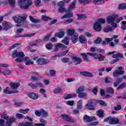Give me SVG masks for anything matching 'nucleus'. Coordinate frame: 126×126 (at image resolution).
<instances>
[{"label": "nucleus", "mask_w": 126, "mask_h": 126, "mask_svg": "<svg viewBox=\"0 0 126 126\" xmlns=\"http://www.w3.org/2000/svg\"><path fill=\"white\" fill-rule=\"evenodd\" d=\"M61 117L63 120H64L66 122H68V123H75V122H76V119H72L68 116V115L65 114H62Z\"/></svg>", "instance_id": "obj_10"}, {"label": "nucleus", "mask_w": 126, "mask_h": 126, "mask_svg": "<svg viewBox=\"0 0 126 126\" xmlns=\"http://www.w3.org/2000/svg\"><path fill=\"white\" fill-rule=\"evenodd\" d=\"M62 63H68L69 62V63H72V62L70 61L69 59H68V58H63L62 59Z\"/></svg>", "instance_id": "obj_54"}, {"label": "nucleus", "mask_w": 126, "mask_h": 126, "mask_svg": "<svg viewBox=\"0 0 126 126\" xmlns=\"http://www.w3.org/2000/svg\"><path fill=\"white\" fill-rule=\"evenodd\" d=\"M119 120L116 118L108 117L104 120V122L106 123V122L109 121L110 125H116L119 124Z\"/></svg>", "instance_id": "obj_8"}, {"label": "nucleus", "mask_w": 126, "mask_h": 126, "mask_svg": "<svg viewBox=\"0 0 126 126\" xmlns=\"http://www.w3.org/2000/svg\"><path fill=\"white\" fill-rule=\"evenodd\" d=\"M15 62L17 63H22V62L25 61V64L26 65H30V64H34V62L30 59L29 57H27L25 58H18L15 59Z\"/></svg>", "instance_id": "obj_5"}, {"label": "nucleus", "mask_w": 126, "mask_h": 126, "mask_svg": "<svg viewBox=\"0 0 126 126\" xmlns=\"http://www.w3.org/2000/svg\"><path fill=\"white\" fill-rule=\"evenodd\" d=\"M42 42L41 39H38V40L36 41L33 44L31 45V47H33V46H37V45H39Z\"/></svg>", "instance_id": "obj_60"}, {"label": "nucleus", "mask_w": 126, "mask_h": 126, "mask_svg": "<svg viewBox=\"0 0 126 126\" xmlns=\"http://www.w3.org/2000/svg\"><path fill=\"white\" fill-rule=\"evenodd\" d=\"M87 55H89V56H91V57H93V58H94L95 59V60H98V59H99L98 54H97L96 53H87Z\"/></svg>", "instance_id": "obj_35"}, {"label": "nucleus", "mask_w": 126, "mask_h": 126, "mask_svg": "<svg viewBox=\"0 0 126 126\" xmlns=\"http://www.w3.org/2000/svg\"><path fill=\"white\" fill-rule=\"evenodd\" d=\"M41 115L42 117H43V118H47V117L48 116V112L43 109H41Z\"/></svg>", "instance_id": "obj_44"}, {"label": "nucleus", "mask_w": 126, "mask_h": 126, "mask_svg": "<svg viewBox=\"0 0 126 126\" xmlns=\"http://www.w3.org/2000/svg\"><path fill=\"white\" fill-rule=\"evenodd\" d=\"M28 86H30V87L31 88H32V89H34L35 88H37L36 83L34 84H33L32 83H28Z\"/></svg>", "instance_id": "obj_47"}, {"label": "nucleus", "mask_w": 126, "mask_h": 126, "mask_svg": "<svg viewBox=\"0 0 126 126\" xmlns=\"http://www.w3.org/2000/svg\"><path fill=\"white\" fill-rule=\"evenodd\" d=\"M7 2V4H9L10 6L12 7H15V0H5Z\"/></svg>", "instance_id": "obj_26"}, {"label": "nucleus", "mask_w": 126, "mask_h": 126, "mask_svg": "<svg viewBox=\"0 0 126 126\" xmlns=\"http://www.w3.org/2000/svg\"><path fill=\"white\" fill-rule=\"evenodd\" d=\"M63 90L60 88H57L54 90L53 92L55 93V94H59L61 93V92H62Z\"/></svg>", "instance_id": "obj_40"}, {"label": "nucleus", "mask_w": 126, "mask_h": 126, "mask_svg": "<svg viewBox=\"0 0 126 126\" xmlns=\"http://www.w3.org/2000/svg\"><path fill=\"white\" fill-rule=\"evenodd\" d=\"M77 39H78V35H74L72 37V43L73 44H75V43H77Z\"/></svg>", "instance_id": "obj_39"}, {"label": "nucleus", "mask_w": 126, "mask_h": 126, "mask_svg": "<svg viewBox=\"0 0 126 126\" xmlns=\"http://www.w3.org/2000/svg\"><path fill=\"white\" fill-rule=\"evenodd\" d=\"M96 114L99 118H104V110L103 109H99L97 110Z\"/></svg>", "instance_id": "obj_23"}, {"label": "nucleus", "mask_w": 126, "mask_h": 126, "mask_svg": "<svg viewBox=\"0 0 126 126\" xmlns=\"http://www.w3.org/2000/svg\"><path fill=\"white\" fill-rule=\"evenodd\" d=\"M87 18V16L85 14H80L78 15L77 19L78 20H84V19H86Z\"/></svg>", "instance_id": "obj_32"}, {"label": "nucleus", "mask_w": 126, "mask_h": 126, "mask_svg": "<svg viewBox=\"0 0 126 126\" xmlns=\"http://www.w3.org/2000/svg\"><path fill=\"white\" fill-rule=\"evenodd\" d=\"M30 19L31 21V22H32L33 23H38V20H36L33 18L32 16H30Z\"/></svg>", "instance_id": "obj_59"}, {"label": "nucleus", "mask_w": 126, "mask_h": 126, "mask_svg": "<svg viewBox=\"0 0 126 126\" xmlns=\"http://www.w3.org/2000/svg\"><path fill=\"white\" fill-rule=\"evenodd\" d=\"M4 75H10L11 74V70H5L2 72Z\"/></svg>", "instance_id": "obj_45"}, {"label": "nucleus", "mask_w": 126, "mask_h": 126, "mask_svg": "<svg viewBox=\"0 0 126 126\" xmlns=\"http://www.w3.org/2000/svg\"><path fill=\"white\" fill-rule=\"evenodd\" d=\"M60 48H62L63 49H64L66 48V46L64 45V44H62V43H57L55 44V49L53 51V52H57L59 51V49Z\"/></svg>", "instance_id": "obj_17"}, {"label": "nucleus", "mask_w": 126, "mask_h": 126, "mask_svg": "<svg viewBox=\"0 0 126 126\" xmlns=\"http://www.w3.org/2000/svg\"><path fill=\"white\" fill-rule=\"evenodd\" d=\"M50 19H51V18L46 15H42V20H43V21H48V20H50Z\"/></svg>", "instance_id": "obj_58"}, {"label": "nucleus", "mask_w": 126, "mask_h": 126, "mask_svg": "<svg viewBox=\"0 0 126 126\" xmlns=\"http://www.w3.org/2000/svg\"><path fill=\"white\" fill-rule=\"evenodd\" d=\"M64 36V32H56L55 34V37H58V38H63Z\"/></svg>", "instance_id": "obj_27"}, {"label": "nucleus", "mask_w": 126, "mask_h": 126, "mask_svg": "<svg viewBox=\"0 0 126 126\" xmlns=\"http://www.w3.org/2000/svg\"><path fill=\"white\" fill-rule=\"evenodd\" d=\"M46 48L47 50H52L53 48V44H52V43H48L46 45Z\"/></svg>", "instance_id": "obj_61"}, {"label": "nucleus", "mask_w": 126, "mask_h": 126, "mask_svg": "<svg viewBox=\"0 0 126 126\" xmlns=\"http://www.w3.org/2000/svg\"><path fill=\"white\" fill-rule=\"evenodd\" d=\"M123 67L122 66H120L118 68V70L115 71L113 73V76L114 77H118L120 74H123L124 73V70Z\"/></svg>", "instance_id": "obj_11"}, {"label": "nucleus", "mask_w": 126, "mask_h": 126, "mask_svg": "<svg viewBox=\"0 0 126 126\" xmlns=\"http://www.w3.org/2000/svg\"><path fill=\"white\" fill-rule=\"evenodd\" d=\"M98 103H99V105H101V106H103L104 107L107 106V103H106V102H105V101H104L99 100Z\"/></svg>", "instance_id": "obj_62"}, {"label": "nucleus", "mask_w": 126, "mask_h": 126, "mask_svg": "<svg viewBox=\"0 0 126 126\" xmlns=\"http://www.w3.org/2000/svg\"><path fill=\"white\" fill-rule=\"evenodd\" d=\"M10 86L12 89H17L20 86V84L18 82L16 83L10 84Z\"/></svg>", "instance_id": "obj_25"}, {"label": "nucleus", "mask_w": 126, "mask_h": 126, "mask_svg": "<svg viewBox=\"0 0 126 126\" xmlns=\"http://www.w3.org/2000/svg\"><path fill=\"white\" fill-rule=\"evenodd\" d=\"M119 16L117 14H113L112 16H110L106 19V21L108 23H110L111 24V26L113 28H117L118 27V25L115 23H114V21H116V23H119L120 22L123 20V18L120 17L118 19Z\"/></svg>", "instance_id": "obj_1"}, {"label": "nucleus", "mask_w": 126, "mask_h": 126, "mask_svg": "<svg viewBox=\"0 0 126 126\" xmlns=\"http://www.w3.org/2000/svg\"><path fill=\"white\" fill-rule=\"evenodd\" d=\"M36 63H37V64H39L40 65H43V64L47 63V60L43 58H38L36 60Z\"/></svg>", "instance_id": "obj_19"}, {"label": "nucleus", "mask_w": 126, "mask_h": 126, "mask_svg": "<svg viewBox=\"0 0 126 126\" xmlns=\"http://www.w3.org/2000/svg\"><path fill=\"white\" fill-rule=\"evenodd\" d=\"M112 57H113L114 59H117L118 58H123V55L120 53H117V54L113 55Z\"/></svg>", "instance_id": "obj_52"}, {"label": "nucleus", "mask_w": 126, "mask_h": 126, "mask_svg": "<svg viewBox=\"0 0 126 126\" xmlns=\"http://www.w3.org/2000/svg\"><path fill=\"white\" fill-rule=\"evenodd\" d=\"M78 1L80 3H83V4H88V3H90L92 1V0H78Z\"/></svg>", "instance_id": "obj_30"}, {"label": "nucleus", "mask_w": 126, "mask_h": 126, "mask_svg": "<svg viewBox=\"0 0 126 126\" xmlns=\"http://www.w3.org/2000/svg\"><path fill=\"white\" fill-rule=\"evenodd\" d=\"M81 75H83L84 76H87L88 77H93V74L92 73L88 71H83L80 72Z\"/></svg>", "instance_id": "obj_22"}, {"label": "nucleus", "mask_w": 126, "mask_h": 126, "mask_svg": "<svg viewBox=\"0 0 126 126\" xmlns=\"http://www.w3.org/2000/svg\"><path fill=\"white\" fill-rule=\"evenodd\" d=\"M74 7H75V1H73L70 4V7L68 9V10H69V12H70V9H73Z\"/></svg>", "instance_id": "obj_48"}, {"label": "nucleus", "mask_w": 126, "mask_h": 126, "mask_svg": "<svg viewBox=\"0 0 126 126\" xmlns=\"http://www.w3.org/2000/svg\"><path fill=\"white\" fill-rule=\"evenodd\" d=\"M30 109H20L19 110V113H21L22 114H26L28 112H29Z\"/></svg>", "instance_id": "obj_41"}, {"label": "nucleus", "mask_w": 126, "mask_h": 126, "mask_svg": "<svg viewBox=\"0 0 126 126\" xmlns=\"http://www.w3.org/2000/svg\"><path fill=\"white\" fill-rule=\"evenodd\" d=\"M94 103V100L93 99H90L88 101V103L86 104V108L89 110H93V103Z\"/></svg>", "instance_id": "obj_20"}, {"label": "nucleus", "mask_w": 126, "mask_h": 126, "mask_svg": "<svg viewBox=\"0 0 126 126\" xmlns=\"http://www.w3.org/2000/svg\"><path fill=\"white\" fill-rule=\"evenodd\" d=\"M13 19L16 23L18 24L16 25L17 27H20V26L22 25L23 22L25 20V19H26V17L22 15H19L18 16L13 17Z\"/></svg>", "instance_id": "obj_4"}, {"label": "nucleus", "mask_w": 126, "mask_h": 126, "mask_svg": "<svg viewBox=\"0 0 126 126\" xmlns=\"http://www.w3.org/2000/svg\"><path fill=\"white\" fill-rule=\"evenodd\" d=\"M76 95V94H67L64 97V99L67 100V99H70L71 98H72V97H75Z\"/></svg>", "instance_id": "obj_29"}, {"label": "nucleus", "mask_w": 126, "mask_h": 126, "mask_svg": "<svg viewBox=\"0 0 126 126\" xmlns=\"http://www.w3.org/2000/svg\"><path fill=\"white\" fill-rule=\"evenodd\" d=\"M58 12H60V13H63V12H69V10H66L65 8L63 7H60L58 9Z\"/></svg>", "instance_id": "obj_24"}, {"label": "nucleus", "mask_w": 126, "mask_h": 126, "mask_svg": "<svg viewBox=\"0 0 126 126\" xmlns=\"http://www.w3.org/2000/svg\"><path fill=\"white\" fill-rule=\"evenodd\" d=\"M19 91L18 90L10 91V89L9 88H6L4 90V93H5V94H13L19 93Z\"/></svg>", "instance_id": "obj_16"}, {"label": "nucleus", "mask_w": 126, "mask_h": 126, "mask_svg": "<svg viewBox=\"0 0 126 126\" xmlns=\"http://www.w3.org/2000/svg\"><path fill=\"white\" fill-rule=\"evenodd\" d=\"M106 20L103 19H98L96 22H95L93 26V29L96 31V32H100L102 30V26H101V23L102 24L105 23Z\"/></svg>", "instance_id": "obj_2"}, {"label": "nucleus", "mask_w": 126, "mask_h": 126, "mask_svg": "<svg viewBox=\"0 0 126 126\" xmlns=\"http://www.w3.org/2000/svg\"><path fill=\"white\" fill-rule=\"evenodd\" d=\"M121 82H122L121 79H118L117 81H114V87H117V86H118V85H119V84H120V83H121Z\"/></svg>", "instance_id": "obj_46"}, {"label": "nucleus", "mask_w": 126, "mask_h": 126, "mask_svg": "<svg viewBox=\"0 0 126 126\" xmlns=\"http://www.w3.org/2000/svg\"><path fill=\"white\" fill-rule=\"evenodd\" d=\"M68 40H69V37H65L64 39L61 41V43L64 44L66 46H68L69 43L68 42Z\"/></svg>", "instance_id": "obj_33"}, {"label": "nucleus", "mask_w": 126, "mask_h": 126, "mask_svg": "<svg viewBox=\"0 0 126 126\" xmlns=\"http://www.w3.org/2000/svg\"><path fill=\"white\" fill-rule=\"evenodd\" d=\"M74 29H69L67 30V34L68 36H72L73 34H74Z\"/></svg>", "instance_id": "obj_34"}, {"label": "nucleus", "mask_w": 126, "mask_h": 126, "mask_svg": "<svg viewBox=\"0 0 126 126\" xmlns=\"http://www.w3.org/2000/svg\"><path fill=\"white\" fill-rule=\"evenodd\" d=\"M119 9H126V4L123 3L120 4L119 6Z\"/></svg>", "instance_id": "obj_57"}, {"label": "nucleus", "mask_w": 126, "mask_h": 126, "mask_svg": "<svg viewBox=\"0 0 126 126\" xmlns=\"http://www.w3.org/2000/svg\"><path fill=\"white\" fill-rule=\"evenodd\" d=\"M41 3V0H34V4L36 6H38Z\"/></svg>", "instance_id": "obj_64"}, {"label": "nucleus", "mask_w": 126, "mask_h": 126, "mask_svg": "<svg viewBox=\"0 0 126 126\" xmlns=\"http://www.w3.org/2000/svg\"><path fill=\"white\" fill-rule=\"evenodd\" d=\"M12 57V58H17V57H19V58H24V53H23V52H17V51L15 50L13 52Z\"/></svg>", "instance_id": "obj_13"}, {"label": "nucleus", "mask_w": 126, "mask_h": 126, "mask_svg": "<svg viewBox=\"0 0 126 126\" xmlns=\"http://www.w3.org/2000/svg\"><path fill=\"white\" fill-rule=\"evenodd\" d=\"M73 22V19H69L65 20L63 22L64 24H68V23H71V22Z\"/></svg>", "instance_id": "obj_56"}, {"label": "nucleus", "mask_w": 126, "mask_h": 126, "mask_svg": "<svg viewBox=\"0 0 126 126\" xmlns=\"http://www.w3.org/2000/svg\"><path fill=\"white\" fill-rule=\"evenodd\" d=\"M94 4H101V3H104L103 0H94Z\"/></svg>", "instance_id": "obj_50"}, {"label": "nucleus", "mask_w": 126, "mask_h": 126, "mask_svg": "<svg viewBox=\"0 0 126 126\" xmlns=\"http://www.w3.org/2000/svg\"><path fill=\"white\" fill-rule=\"evenodd\" d=\"M39 122H40V124H34V126H46V125L47 124V122L43 119H40L39 120Z\"/></svg>", "instance_id": "obj_21"}, {"label": "nucleus", "mask_w": 126, "mask_h": 126, "mask_svg": "<svg viewBox=\"0 0 126 126\" xmlns=\"http://www.w3.org/2000/svg\"><path fill=\"white\" fill-rule=\"evenodd\" d=\"M28 97L33 100H37L39 98V95L37 93H31L28 94Z\"/></svg>", "instance_id": "obj_15"}, {"label": "nucleus", "mask_w": 126, "mask_h": 126, "mask_svg": "<svg viewBox=\"0 0 126 126\" xmlns=\"http://www.w3.org/2000/svg\"><path fill=\"white\" fill-rule=\"evenodd\" d=\"M72 60L74 63H76L75 64H80L82 62V60L80 58L77 57L76 56H73L72 58Z\"/></svg>", "instance_id": "obj_18"}, {"label": "nucleus", "mask_w": 126, "mask_h": 126, "mask_svg": "<svg viewBox=\"0 0 126 126\" xmlns=\"http://www.w3.org/2000/svg\"><path fill=\"white\" fill-rule=\"evenodd\" d=\"M72 16H73V13H67V14H65V15H63L61 17V19H63V18H69L70 17H72Z\"/></svg>", "instance_id": "obj_28"}, {"label": "nucleus", "mask_w": 126, "mask_h": 126, "mask_svg": "<svg viewBox=\"0 0 126 126\" xmlns=\"http://www.w3.org/2000/svg\"><path fill=\"white\" fill-rule=\"evenodd\" d=\"M81 56H82L84 61H85L86 62H89V59L87 58V55H86V54L82 53L81 54Z\"/></svg>", "instance_id": "obj_42"}, {"label": "nucleus", "mask_w": 126, "mask_h": 126, "mask_svg": "<svg viewBox=\"0 0 126 126\" xmlns=\"http://www.w3.org/2000/svg\"><path fill=\"white\" fill-rule=\"evenodd\" d=\"M79 42L80 44H86V43H87V38H86L85 35L81 34L79 36Z\"/></svg>", "instance_id": "obj_14"}, {"label": "nucleus", "mask_w": 126, "mask_h": 126, "mask_svg": "<svg viewBox=\"0 0 126 126\" xmlns=\"http://www.w3.org/2000/svg\"><path fill=\"white\" fill-rule=\"evenodd\" d=\"M106 91L108 93H110V94H114V92H115L114 89L112 88H107Z\"/></svg>", "instance_id": "obj_53"}, {"label": "nucleus", "mask_w": 126, "mask_h": 126, "mask_svg": "<svg viewBox=\"0 0 126 126\" xmlns=\"http://www.w3.org/2000/svg\"><path fill=\"white\" fill-rule=\"evenodd\" d=\"M14 122H15L14 118H9L5 123L3 119H0V126H11Z\"/></svg>", "instance_id": "obj_6"}, {"label": "nucleus", "mask_w": 126, "mask_h": 126, "mask_svg": "<svg viewBox=\"0 0 126 126\" xmlns=\"http://www.w3.org/2000/svg\"><path fill=\"white\" fill-rule=\"evenodd\" d=\"M10 26L9 24L6 22H3V29L4 30H8L9 29Z\"/></svg>", "instance_id": "obj_31"}, {"label": "nucleus", "mask_w": 126, "mask_h": 126, "mask_svg": "<svg viewBox=\"0 0 126 126\" xmlns=\"http://www.w3.org/2000/svg\"><path fill=\"white\" fill-rule=\"evenodd\" d=\"M66 104L68 106H73L74 104V101H66Z\"/></svg>", "instance_id": "obj_63"}, {"label": "nucleus", "mask_w": 126, "mask_h": 126, "mask_svg": "<svg viewBox=\"0 0 126 126\" xmlns=\"http://www.w3.org/2000/svg\"><path fill=\"white\" fill-rule=\"evenodd\" d=\"M18 3L21 8L27 9L29 6L32 5V0H19Z\"/></svg>", "instance_id": "obj_3"}, {"label": "nucleus", "mask_w": 126, "mask_h": 126, "mask_svg": "<svg viewBox=\"0 0 126 126\" xmlns=\"http://www.w3.org/2000/svg\"><path fill=\"white\" fill-rule=\"evenodd\" d=\"M39 92L40 93H41V94H42V95H43L44 97H45V98H47V94H46V90L44 89H41L39 90Z\"/></svg>", "instance_id": "obj_49"}, {"label": "nucleus", "mask_w": 126, "mask_h": 126, "mask_svg": "<svg viewBox=\"0 0 126 126\" xmlns=\"http://www.w3.org/2000/svg\"><path fill=\"white\" fill-rule=\"evenodd\" d=\"M118 35H113L111 38H106L105 39L104 41H103V45H106L107 43H110L114 40L115 44H118L119 43V40L117 39L116 38H118Z\"/></svg>", "instance_id": "obj_7"}, {"label": "nucleus", "mask_w": 126, "mask_h": 126, "mask_svg": "<svg viewBox=\"0 0 126 126\" xmlns=\"http://www.w3.org/2000/svg\"><path fill=\"white\" fill-rule=\"evenodd\" d=\"M77 108L78 110L82 109V100H79L77 103Z\"/></svg>", "instance_id": "obj_37"}, {"label": "nucleus", "mask_w": 126, "mask_h": 126, "mask_svg": "<svg viewBox=\"0 0 126 126\" xmlns=\"http://www.w3.org/2000/svg\"><path fill=\"white\" fill-rule=\"evenodd\" d=\"M84 86H81L76 90V92L78 94V97H86L87 96V94L85 93H83L84 91Z\"/></svg>", "instance_id": "obj_9"}, {"label": "nucleus", "mask_w": 126, "mask_h": 126, "mask_svg": "<svg viewBox=\"0 0 126 126\" xmlns=\"http://www.w3.org/2000/svg\"><path fill=\"white\" fill-rule=\"evenodd\" d=\"M103 31H104L105 33H108V32L113 31V29L111 27V26L106 27L104 28Z\"/></svg>", "instance_id": "obj_38"}, {"label": "nucleus", "mask_w": 126, "mask_h": 126, "mask_svg": "<svg viewBox=\"0 0 126 126\" xmlns=\"http://www.w3.org/2000/svg\"><path fill=\"white\" fill-rule=\"evenodd\" d=\"M0 118H1V119H4V120H6V121H7L8 119H14L13 118L8 117V116L5 113L0 114Z\"/></svg>", "instance_id": "obj_36"}, {"label": "nucleus", "mask_w": 126, "mask_h": 126, "mask_svg": "<svg viewBox=\"0 0 126 126\" xmlns=\"http://www.w3.org/2000/svg\"><path fill=\"white\" fill-rule=\"evenodd\" d=\"M96 118L92 116L90 117L88 115H85L83 117V121L85 123H89V122H92V121H95Z\"/></svg>", "instance_id": "obj_12"}, {"label": "nucleus", "mask_w": 126, "mask_h": 126, "mask_svg": "<svg viewBox=\"0 0 126 126\" xmlns=\"http://www.w3.org/2000/svg\"><path fill=\"white\" fill-rule=\"evenodd\" d=\"M126 86V83H122L120 85L118 86L117 88L118 90L120 89H123V88H125Z\"/></svg>", "instance_id": "obj_51"}, {"label": "nucleus", "mask_w": 126, "mask_h": 126, "mask_svg": "<svg viewBox=\"0 0 126 126\" xmlns=\"http://www.w3.org/2000/svg\"><path fill=\"white\" fill-rule=\"evenodd\" d=\"M19 126H32V124L30 123V122H26L25 123H20L19 124Z\"/></svg>", "instance_id": "obj_43"}, {"label": "nucleus", "mask_w": 126, "mask_h": 126, "mask_svg": "<svg viewBox=\"0 0 126 126\" xmlns=\"http://www.w3.org/2000/svg\"><path fill=\"white\" fill-rule=\"evenodd\" d=\"M102 42V39L100 37H97L96 40L94 41V44H100Z\"/></svg>", "instance_id": "obj_55"}]
</instances>
